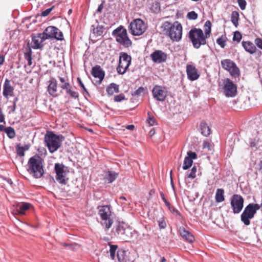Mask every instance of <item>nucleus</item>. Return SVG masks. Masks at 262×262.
<instances>
[{"instance_id": "44", "label": "nucleus", "mask_w": 262, "mask_h": 262, "mask_svg": "<svg viewBox=\"0 0 262 262\" xmlns=\"http://www.w3.org/2000/svg\"><path fill=\"white\" fill-rule=\"evenodd\" d=\"M159 227L160 229H164L166 227V223L165 220L161 218L158 221Z\"/></svg>"}, {"instance_id": "5", "label": "nucleus", "mask_w": 262, "mask_h": 262, "mask_svg": "<svg viewBox=\"0 0 262 262\" xmlns=\"http://www.w3.org/2000/svg\"><path fill=\"white\" fill-rule=\"evenodd\" d=\"M64 137L62 135H57L53 132L48 133L45 137V141L49 151L51 153L57 150L61 146Z\"/></svg>"}, {"instance_id": "50", "label": "nucleus", "mask_w": 262, "mask_h": 262, "mask_svg": "<svg viewBox=\"0 0 262 262\" xmlns=\"http://www.w3.org/2000/svg\"><path fill=\"white\" fill-rule=\"evenodd\" d=\"M254 42L259 48L262 50V39L256 38L254 40Z\"/></svg>"}, {"instance_id": "12", "label": "nucleus", "mask_w": 262, "mask_h": 262, "mask_svg": "<svg viewBox=\"0 0 262 262\" xmlns=\"http://www.w3.org/2000/svg\"><path fill=\"white\" fill-rule=\"evenodd\" d=\"M45 38L63 39V34L60 30L54 26H49L43 32Z\"/></svg>"}, {"instance_id": "52", "label": "nucleus", "mask_w": 262, "mask_h": 262, "mask_svg": "<svg viewBox=\"0 0 262 262\" xmlns=\"http://www.w3.org/2000/svg\"><path fill=\"white\" fill-rule=\"evenodd\" d=\"M54 8V6L50 8H49V9H46V10L42 11V12L41 13V15L42 16H48L49 13L51 12V11L53 10Z\"/></svg>"}, {"instance_id": "9", "label": "nucleus", "mask_w": 262, "mask_h": 262, "mask_svg": "<svg viewBox=\"0 0 262 262\" xmlns=\"http://www.w3.org/2000/svg\"><path fill=\"white\" fill-rule=\"evenodd\" d=\"M132 61V57L128 55L126 53H120L118 66L117 68V71L118 74H124L127 69L130 66Z\"/></svg>"}, {"instance_id": "57", "label": "nucleus", "mask_w": 262, "mask_h": 262, "mask_svg": "<svg viewBox=\"0 0 262 262\" xmlns=\"http://www.w3.org/2000/svg\"><path fill=\"white\" fill-rule=\"evenodd\" d=\"M9 108L11 109L10 111L9 112V114L13 113L15 111L16 108V104H13V105L12 106L9 107Z\"/></svg>"}, {"instance_id": "46", "label": "nucleus", "mask_w": 262, "mask_h": 262, "mask_svg": "<svg viewBox=\"0 0 262 262\" xmlns=\"http://www.w3.org/2000/svg\"><path fill=\"white\" fill-rule=\"evenodd\" d=\"M186 157L189 158L192 160L193 159H196L197 155L195 152L189 151L187 152V156Z\"/></svg>"}, {"instance_id": "64", "label": "nucleus", "mask_w": 262, "mask_h": 262, "mask_svg": "<svg viewBox=\"0 0 262 262\" xmlns=\"http://www.w3.org/2000/svg\"><path fill=\"white\" fill-rule=\"evenodd\" d=\"M62 245L64 246H66V247H69V248H73V245L72 244H67V243H62Z\"/></svg>"}, {"instance_id": "20", "label": "nucleus", "mask_w": 262, "mask_h": 262, "mask_svg": "<svg viewBox=\"0 0 262 262\" xmlns=\"http://www.w3.org/2000/svg\"><path fill=\"white\" fill-rule=\"evenodd\" d=\"M130 253L124 250L117 251V258L119 262H133L134 259L130 257Z\"/></svg>"}, {"instance_id": "42", "label": "nucleus", "mask_w": 262, "mask_h": 262, "mask_svg": "<svg viewBox=\"0 0 262 262\" xmlns=\"http://www.w3.org/2000/svg\"><path fill=\"white\" fill-rule=\"evenodd\" d=\"M160 195H161V198L163 200V202H164L165 204L166 205V206L168 208V209L170 210H171V205H170V203L169 202H168V201L166 199V198L164 196V194L163 192H162V191L160 192Z\"/></svg>"}, {"instance_id": "39", "label": "nucleus", "mask_w": 262, "mask_h": 262, "mask_svg": "<svg viewBox=\"0 0 262 262\" xmlns=\"http://www.w3.org/2000/svg\"><path fill=\"white\" fill-rule=\"evenodd\" d=\"M187 17L189 19L195 20L197 19L198 15L196 13L192 11L187 13Z\"/></svg>"}, {"instance_id": "58", "label": "nucleus", "mask_w": 262, "mask_h": 262, "mask_svg": "<svg viewBox=\"0 0 262 262\" xmlns=\"http://www.w3.org/2000/svg\"><path fill=\"white\" fill-rule=\"evenodd\" d=\"M29 148L30 145L28 144H26L24 146H20V149H22L24 151L28 150Z\"/></svg>"}, {"instance_id": "41", "label": "nucleus", "mask_w": 262, "mask_h": 262, "mask_svg": "<svg viewBox=\"0 0 262 262\" xmlns=\"http://www.w3.org/2000/svg\"><path fill=\"white\" fill-rule=\"evenodd\" d=\"M196 167L193 166L190 172V173L187 174V178H190L191 179H194L196 177Z\"/></svg>"}, {"instance_id": "22", "label": "nucleus", "mask_w": 262, "mask_h": 262, "mask_svg": "<svg viewBox=\"0 0 262 262\" xmlns=\"http://www.w3.org/2000/svg\"><path fill=\"white\" fill-rule=\"evenodd\" d=\"M92 75L95 78H98L99 80V83H101L104 77V72L101 69L100 66H96L92 68Z\"/></svg>"}, {"instance_id": "51", "label": "nucleus", "mask_w": 262, "mask_h": 262, "mask_svg": "<svg viewBox=\"0 0 262 262\" xmlns=\"http://www.w3.org/2000/svg\"><path fill=\"white\" fill-rule=\"evenodd\" d=\"M147 122L149 124L150 126H153L156 124L155 119L153 117H151V116H149L148 118L147 119Z\"/></svg>"}, {"instance_id": "11", "label": "nucleus", "mask_w": 262, "mask_h": 262, "mask_svg": "<svg viewBox=\"0 0 262 262\" xmlns=\"http://www.w3.org/2000/svg\"><path fill=\"white\" fill-rule=\"evenodd\" d=\"M221 63L222 68L228 71L232 76L236 77L239 75V69L231 60L224 59L221 61Z\"/></svg>"}, {"instance_id": "55", "label": "nucleus", "mask_w": 262, "mask_h": 262, "mask_svg": "<svg viewBox=\"0 0 262 262\" xmlns=\"http://www.w3.org/2000/svg\"><path fill=\"white\" fill-rule=\"evenodd\" d=\"M104 3V1H103L102 3L99 6L96 12L98 13H100L102 12V11L104 8L103 4Z\"/></svg>"}, {"instance_id": "49", "label": "nucleus", "mask_w": 262, "mask_h": 262, "mask_svg": "<svg viewBox=\"0 0 262 262\" xmlns=\"http://www.w3.org/2000/svg\"><path fill=\"white\" fill-rule=\"evenodd\" d=\"M152 9H155L154 11L156 12H159L160 10V3L159 2H155V3H154L153 5H152Z\"/></svg>"}, {"instance_id": "29", "label": "nucleus", "mask_w": 262, "mask_h": 262, "mask_svg": "<svg viewBox=\"0 0 262 262\" xmlns=\"http://www.w3.org/2000/svg\"><path fill=\"white\" fill-rule=\"evenodd\" d=\"M106 92L109 95H113L115 93L119 92V86L112 83L107 87Z\"/></svg>"}, {"instance_id": "38", "label": "nucleus", "mask_w": 262, "mask_h": 262, "mask_svg": "<svg viewBox=\"0 0 262 262\" xmlns=\"http://www.w3.org/2000/svg\"><path fill=\"white\" fill-rule=\"evenodd\" d=\"M31 54V50L25 53V58L27 60L28 66H31L32 64Z\"/></svg>"}, {"instance_id": "15", "label": "nucleus", "mask_w": 262, "mask_h": 262, "mask_svg": "<svg viewBox=\"0 0 262 262\" xmlns=\"http://www.w3.org/2000/svg\"><path fill=\"white\" fill-rule=\"evenodd\" d=\"M167 91L165 87L161 85H155L152 90V93L154 99L159 101L165 100L167 96Z\"/></svg>"}, {"instance_id": "3", "label": "nucleus", "mask_w": 262, "mask_h": 262, "mask_svg": "<svg viewBox=\"0 0 262 262\" xmlns=\"http://www.w3.org/2000/svg\"><path fill=\"white\" fill-rule=\"evenodd\" d=\"M112 238L127 242L132 237L131 229L123 223H118L112 230Z\"/></svg>"}, {"instance_id": "56", "label": "nucleus", "mask_w": 262, "mask_h": 262, "mask_svg": "<svg viewBox=\"0 0 262 262\" xmlns=\"http://www.w3.org/2000/svg\"><path fill=\"white\" fill-rule=\"evenodd\" d=\"M118 248V246L117 245H111L110 246V252H116V251Z\"/></svg>"}, {"instance_id": "45", "label": "nucleus", "mask_w": 262, "mask_h": 262, "mask_svg": "<svg viewBox=\"0 0 262 262\" xmlns=\"http://www.w3.org/2000/svg\"><path fill=\"white\" fill-rule=\"evenodd\" d=\"M237 3L238 4V5L240 7V8L242 10H245L246 8V6L247 4V3L245 0H237Z\"/></svg>"}, {"instance_id": "40", "label": "nucleus", "mask_w": 262, "mask_h": 262, "mask_svg": "<svg viewBox=\"0 0 262 262\" xmlns=\"http://www.w3.org/2000/svg\"><path fill=\"white\" fill-rule=\"evenodd\" d=\"M104 28L102 26H98L94 29V32L98 36H100L103 34Z\"/></svg>"}, {"instance_id": "10", "label": "nucleus", "mask_w": 262, "mask_h": 262, "mask_svg": "<svg viewBox=\"0 0 262 262\" xmlns=\"http://www.w3.org/2000/svg\"><path fill=\"white\" fill-rule=\"evenodd\" d=\"M244 198L239 194H233L230 199L231 207L234 214L241 212L244 207Z\"/></svg>"}, {"instance_id": "6", "label": "nucleus", "mask_w": 262, "mask_h": 262, "mask_svg": "<svg viewBox=\"0 0 262 262\" xmlns=\"http://www.w3.org/2000/svg\"><path fill=\"white\" fill-rule=\"evenodd\" d=\"M188 36L194 48L199 49L202 45H205L207 43L206 38L208 37H206L201 29H191L189 32Z\"/></svg>"}, {"instance_id": "33", "label": "nucleus", "mask_w": 262, "mask_h": 262, "mask_svg": "<svg viewBox=\"0 0 262 262\" xmlns=\"http://www.w3.org/2000/svg\"><path fill=\"white\" fill-rule=\"evenodd\" d=\"M211 23L210 21L207 20L204 24L205 34L206 37H209L211 33Z\"/></svg>"}, {"instance_id": "7", "label": "nucleus", "mask_w": 262, "mask_h": 262, "mask_svg": "<svg viewBox=\"0 0 262 262\" xmlns=\"http://www.w3.org/2000/svg\"><path fill=\"white\" fill-rule=\"evenodd\" d=\"M112 35L116 38V41L124 47L128 48L132 46V42L128 37L126 29L123 26H120L115 29Z\"/></svg>"}, {"instance_id": "24", "label": "nucleus", "mask_w": 262, "mask_h": 262, "mask_svg": "<svg viewBox=\"0 0 262 262\" xmlns=\"http://www.w3.org/2000/svg\"><path fill=\"white\" fill-rule=\"evenodd\" d=\"M242 46L244 49L250 54H253L255 52L256 48L253 43L250 41H242Z\"/></svg>"}, {"instance_id": "28", "label": "nucleus", "mask_w": 262, "mask_h": 262, "mask_svg": "<svg viewBox=\"0 0 262 262\" xmlns=\"http://www.w3.org/2000/svg\"><path fill=\"white\" fill-rule=\"evenodd\" d=\"M215 199L217 203L222 202L225 200L224 189L219 188L216 190Z\"/></svg>"}, {"instance_id": "27", "label": "nucleus", "mask_w": 262, "mask_h": 262, "mask_svg": "<svg viewBox=\"0 0 262 262\" xmlns=\"http://www.w3.org/2000/svg\"><path fill=\"white\" fill-rule=\"evenodd\" d=\"M200 129L201 134L204 136L207 137L210 134V128L205 122L201 123Z\"/></svg>"}, {"instance_id": "47", "label": "nucleus", "mask_w": 262, "mask_h": 262, "mask_svg": "<svg viewBox=\"0 0 262 262\" xmlns=\"http://www.w3.org/2000/svg\"><path fill=\"white\" fill-rule=\"evenodd\" d=\"M77 81L80 85V86L82 89L83 91L87 94L89 95L88 92L87 91V90L86 89L85 87L84 86L83 83H82L81 79L79 77L77 78Z\"/></svg>"}, {"instance_id": "23", "label": "nucleus", "mask_w": 262, "mask_h": 262, "mask_svg": "<svg viewBox=\"0 0 262 262\" xmlns=\"http://www.w3.org/2000/svg\"><path fill=\"white\" fill-rule=\"evenodd\" d=\"M179 232L181 236L189 242L192 243L194 241V237L193 235L189 231L186 230L184 227H181L179 228Z\"/></svg>"}, {"instance_id": "18", "label": "nucleus", "mask_w": 262, "mask_h": 262, "mask_svg": "<svg viewBox=\"0 0 262 262\" xmlns=\"http://www.w3.org/2000/svg\"><path fill=\"white\" fill-rule=\"evenodd\" d=\"M47 91L49 94L53 97H57V82L55 78L52 77L49 81Z\"/></svg>"}, {"instance_id": "61", "label": "nucleus", "mask_w": 262, "mask_h": 262, "mask_svg": "<svg viewBox=\"0 0 262 262\" xmlns=\"http://www.w3.org/2000/svg\"><path fill=\"white\" fill-rule=\"evenodd\" d=\"M4 60H5V58H4V55L0 54V66L3 63Z\"/></svg>"}, {"instance_id": "37", "label": "nucleus", "mask_w": 262, "mask_h": 262, "mask_svg": "<svg viewBox=\"0 0 262 262\" xmlns=\"http://www.w3.org/2000/svg\"><path fill=\"white\" fill-rule=\"evenodd\" d=\"M226 37L223 35L220 37L216 40V42L219 45L221 48H224L226 46Z\"/></svg>"}, {"instance_id": "48", "label": "nucleus", "mask_w": 262, "mask_h": 262, "mask_svg": "<svg viewBox=\"0 0 262 262\" xmlns=\"http://www.w3.org/2000/svg\"><path fill=\"white\" fill-rule=\"evenodd\" d=\"M125 99V96L123 94H119L114 97V100L116 102H120Z\"/></svg>"}, {"instance_id": "25", "label": "nucleus", "mask_w": 262, "mask_h": 262, "mask_svg": "<svg viewBox=\"0 0 262 262\" xmlns=\"http://www.w3.org/2000/svg\"><path fill=\"white\" fill-rule=\"evenodd\" d=\"M31 204L29 203H23L17 206L16 211L19 214L23 215L25 213V211L29 209Z\"/></svg>"}, {"instance_id": "26", "label": "nucleus", "mask_w": 262, "mask_h": 262, "mask_svg": "<svg viewBox=\"0 0 262 262\" xmlns=\"http://www.w3.org/2000/svg\"><path fill=\"white\" fill-rule=\"evenodd\" d=\"M58 79L59 80V87L62 90H65L68 89V86H70V84L69 80L67 77H62L58 76Z\"/></svg>"}, {"instance_id": "14", "label": "nucleus", "mask_w": 262, "mask_h": 262, "mask_svg": "<svg viewBox=\"0 0 262 262\" xmlns=\"http://www.w3.org/2000/svg\"><path fill=\"white\" fill-rule=\"evenodd\" d=\"M67 169L62 164L56 163L55 164V171L56 173V180L60 184H66L68 179H66Z\"/></svg>"}, {"instance_id": "2", "label": "nucleus", "mask_w": 262, "mask_h": 262, "mask_svg": "<svg viewBox=\"0 0 262 262\" xmlns=\"http://www.w3.org/2000/svg\"><path fill=\"white\" fill-rule=\"evenodd\" d=\"M161 29L172 40L179 41L182 37V27L178 21L171 24L168 21L163 23Z\"/></svg>"}, {"instance_id": "62", "label": "nucleus", "mask_w": 262, "mask_h": 262, "mask_svg": "<svg viewBox=\"0 0 262 262\" xmlns=\"http://www.w3.org/2000/svg\"><path fill=\"white\" fill-rule=\"evenodd\" d=\"M6 127H5V126L3 124H1L0 125V131L1 132H5V130H6Z\"/></svg>"}, {"instance_id": "35", "label": "nucleus", "mask_w": 262, "mask_h": 262, "mask_svg": "<svg viewBox=\"0 0 262 262\" xmlns=\"http://www.w3.org/2000/svg\"><path fill=\"white\" fill-rule=\"evenodd\" d=\"M67 88H68L67 89L64 90L66 91L67 94H69L71 97H72L73 98L76 99V98H78V97H79L78 93L76 92L73 91L72 90V88L71 86V85H70V86H68Z\"/></svg>"}, {"instance_id": "16", "label": "nucleus", "mask_w": 262, "mask_h": 262, "mask_svg": "<svg viewBox=\"0 0 262 262\" xmlns=\"http://www.w3.org/2000/svg\"><path fill=\"white\" fill-rule=\"evenodd\" d=\"M47 38H45V36L43 33H38L36 36L32 37V47L35 49H41L43 47V44L42 42Z\"/></svg>"}, {"instance_id": "32", "label": "nucleus", "mask_w": 262, "mask_h": 262, "mask_svg": "<svg viewBox=\"0 0 262 262\" xmlns=\"http://www.w3.org/2000/svg\"><path fill=\"white\" fill-rule=\"evenodd\" d=\"M5 133H6L8 137L10 139H13L16 136L15 130L11 126L6 127Z\"/></svg>"}, {"instance_id": "63", "label": "nucleus", "mask_w": 262, "mask_h": 262, "mask_svg": "<svg viewBox=\"0 0 262 262\" xmlns=\"http://www.w3.org/2000/svg\"><path fill=\"white\" fill-rule=\"evenodd\" d=\"M126 128L129 130H133L135 128V126L134 125H128L126 126Z\"/></svg>"}, {"instance_id": "54", "label": "nucleus", "mask_w": 262, "mask_h": 262, "mask_svg": "<svg viewBox=\"0 0 262 262\" xmlns=\"http://www.w3.org/2000/svg\"><path fill=\"white\" fill-rule=\"evenodd\" d=\"M203 148L205 149H207L208 150H210V144L208 141H204L203 143Z\"/></svg>"}, {"instance_id": "34", "label": "nucleus", "mask_w": 262, "mask_h": 262, "mask_svg": "<svg viewBox=\"0 0 262 262\" xmlns=\"http://www.w3.org/2000/svg\"><path fill=\"white\" fill-rule=\"evenodd\" d=\"M193 163V160L190 159L189 158L185 157L184 161V164L183 166V169L184 170L188 169L189 168H190Z\"/></svg>"}, {"instance_id": "8", "label": "nucleus", "mask_w": 262, "mask_h": 262, "mask_svg": "<svg viewBox=\"0 0 262 262\" xmlns=\"http://www.w3.org/2000/svg\"><path fill=\"white\" fill-rule=\"evenodd\" d=\"M146 29V25L140 18L134 19L128 26L129 30L134 36H140L143 34Z\"/></svg>"}, {"instance_id": "13", "label": "nucleus", "mask_w": 262, "mask_h": 262, "mask_svg": "<svg viewBox=\"0 0 262 262\" xmlns=\"http://www.w3.org/2000/svg\"><path fill=\"white\" fill-rule=\"evenodd\" d=\"M223 92L228 97H234L237 92V86L229 78L225 79L223 81Z\"/></svg>"}, {"instance_id": "19", "label": "nucleus", "mask_w": 262, "mask_h": 262, "mask_svg": "<svg viewBox=\"0 0 262 262\" xmlns=\"http://www.w3.org/2000/svg\"><path fill=\"white\" fill-rule=\"evenodd\" d=\"M3 96L8 99L9 96L14 95V88L11 85L10 81L6 79L3 85Z\"/></svg>"}, {"instance_id": "21", "label": "nucleus", "mask_w": 262, "mask_h": 262, "mask_svg": "<svg viewBox=\"0 0 262 262\" xmlns=\"http://www.w3.org/2000/svg\"><path fill=\"white\" fill-rule=\"evenodd\" d=\"M188 78L192 81L196 80L200 76L197 70L193 65L188 64L186 67Z\"/></svg>"}, {"instance_id": "36", "label": "nucleus", "mask_w": 262, "mask_h": 262, "mask_svg": "<svg viewBox=\"0 0 262 262\" xmlns=\"http://www.w3.org/2000/svg\"><path fill=\"white\" fill-rule=\"evenodd\" d=\"M146 89L144 88L142 86H141L138 88L136 91L134 92V93L132 94L134 96H137L139 97L140 96L144 95L145 92H146Z\"/></svg>"}, {"instance_id": "30", "label": "nucleus", "mask_w": 262, "mask_h": 262, "mask_svg": "<svg viewBox=\"0 0 262 262\" xmlns=\"http://www.w3.org/2000/svg\"><path fill=\"white\" fill-rule=\"evenodd\" d=\"M239 13L236 11L232 12L231 16V20L235 27H237L238 25Z\"/></svg>"}, {"instance_id": "17", "label": "nucleus", "mask_w": 262, "mask_h": 262, "mask_svg": "<svg viewBox=\"0 0 262 262\" xmlns=\"http://www.w3.org/2000/svg\"><path fill=\"white\" fill-rule=\"evenodd\" d=\"M150 57L154 62L161 63L167 59V55L161 50H156L154 52Z\"/></svg>"}, {"instance_id": "59", "label": "nucleus", "mask_w": 262, "mask_h": 262, "mask_svg": "<svg viewBox=\"0 0 262 262\" xmlns=\"http://www.w3.org/2000/svg\"><path fill=\"white\" fill-rule=\"evenodd\" d=\"M171 174H172V170H171V171H170V179H171L170 183H171V186L172 187V189L173 190V191L175 193L174 186V184H173V182Z\"/></svg>"}, {"instance_id": "60", "label": "nucleus", "mask_w": 262, "mask_h": 262, "mask_svg": "<svg viewBox=\"0 0 262 262\" xmlns=\"http://www.w3.org/2000/svg\"><path fill=\"white\" fill-rule=\"evenodd\" d=\"M0 122L3 123L4 124L6 123V122L5 120V115H1L0 116Z\"/></svg>"}, {"instance_id": "1", "label": "nucleus", "mask_w": 262, "mask_h": 262, "mask_svg": "<svg viewBox=\"0 0 262 262\" xmlns=\"http://www.w3.org/2000/svg\"><path fill=\"white\" fill-rule=\"evenodd\" d=\"M43 159L38 154L31 157L27 164V171L32 176L38 179L41 178L43 173Z\"/></svg>"}, {"instance_id": "53", "label": "nucleus", "mask_w": 262, "mask_h": 262, "mask_svg": "<svg viewBox=\"0 0 262 262\" xmlns=\"http://www.w3.org/2000/svg\"><path fill=\"white\" fill-rule=\"evenodd\" d=\"M16 150H17V155L20 157L24 156L25 154L24 151L20 149V146L19 145H17L16 146Z\"/></svg>"}, {"instance_id": "4", "label": "nucleus", "mask_w": 262, "mask_h": 262, "mask_svg": "<svg viewBox=\"0 0 262 262\" xmlns=\"http://www.w3.org/2000/svg\"><path fill=\"white\" fill-rule=\"evenodd\" d=\"M98 214L101 219L100 224L104 227L105 231H108L112 226L114 220L111 217L112 212L111 207L108 205H104L98 207Z\"/></svg>"}, {"instance_id": "31", "label": "nucleus", "mask_w": 262, "mask_h": 262, "mask_svg": "<svg viewBox=\"0 0 262 262\" xmlns=\"http://www.w3.org/2000/svg\"><path fill=\"white\" fill-rule=\"evenodd\" d=\"M118 176V173L112 171H108L106 175V179L108 180V183L114 182Z\"/></svg>"}, {"instance_id": "43", "label": "nucleus", "mask_w": 262, "mask_h": 262, "mask_svg": "<svg viewBox=\"0 0 262 262\" xmlns=\"http://www.w3.org/2000/svg\"><path fill=\"white\" fill-rule=\"evenodd\" d=\"M242 39V35L238 31H235L234 33L233 40L239 42Z\"/></svg>"}]
</instances>
